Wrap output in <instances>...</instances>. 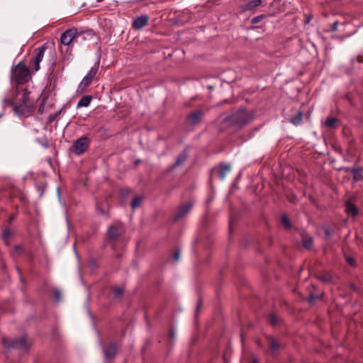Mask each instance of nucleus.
I'll return each mask as SVG.
<instances>
[{"label":"nucleus","mask_w":363,"mask_h":363,"mask_svg":"<svg viewBox=\"0 0 363 363\" xmlns=\"http://www.w3.org/2000/svg\"><path fill=\"white\" fill-rule=\"evenodd\" d=\"M254 118L252 111L245 108H240L223 120V123L228 126H234L241 128L248 124Z\"/></svg>","instance_id":"f257e3e1"},{"label":"nucleus","mask_w":363,"mask_h":363,"mask_svg":"<svg viewBox=\"0 0 363 363\" xmlns=\"http://www.w3.org/2000/svg\"><path fill=\"white\" fill-rule=\"evenodd\" d=\"M30 79V70L23 62H20L18 65L13 67L11 74L12 82L18 84H23L28 82Z\"/></svg>","instance_id":"f03ea898"},{"label":"nucleus","mask_w":363,"mask_h":363,"mask_svg":"<svg viewBox=\"0 0 363 363\" xmlns=\"http://www.w3.org/2000/svg\"><path fill=\"white\" fill-rule=\"evenodd\" d=\"M21 96L20 104H15L13 105V110L18 114H23L25 111H28V108L31 106L29 101V92L27 90H23L22 93L19 94Z\"/></svg>","instance_id":"7ed1b4c3"},{"label":"nucleus","mask_w":363,"mask_h":363,"mask_svg":"<svg viewBox=\"0 0 363 363\" xmlns=\"http://www.w3.org/2000/svg\"><path fill=\"white\" fill-rule=\"evenodd\" d=\"M90 143L91 140L88 137L82 136L74 142L72 151L75 155H81L89 147Z\"/></svg>","instance_id":"20e7f679"},{"label":"nucleus","mask_w":363,"mask_h":363,"mask_svg":"<svg viewBox=\"0 0 363 363\" xmlns=\"http://www.w3.org/2000/svg\"><path fill=\"white\" fill-rule=\"evenodd\" d=\"M193 205L194 203L191 201H189L187 203L180 205L177 208V211L172 216L173 221L178 222L179 220L186 217L191 210Z\"/></svg>","instance_id":"39448f33"},{"label":"nucleus","mask_w":363,"mask_h":363,"mask_svg":"<svg viewBox=\"0 0 363 363\" xmlns=\"http://www.w3.org/2000/svg\"><path fill=\"white\" fill-rule=\"evenodd\" d=\"M82 31H79L76 28H72L65 30L61 35L60 40L62 44L65 45H69L72 42V40L80 35Z\"/></svg>","instance_id":"423d86ee"},{"label":"nucleus","mask_w":363,"mask_h":363,"mask_svg":"<svg viewBox=\"0 0 363 363\" xmlns=\"http://www.w3.org/2000/svg\"><path fill=\"white\" fill-rule=\"evenodd\" d=\"M47 49L46 46L44 45L41 47L36 48L34 50L35 57L31 59L30 65H33V69L35 71H38L40 69V62L42 61L45 51Z\"/></svg>","instance_id":"0eeeda50"},{"label":"nucleus","mask_w":363,"mask_h":363,"mask_svg":"<svg viewBox=\"0 0 363 363\" xmlns=\"http://www.w3.org/2000/svg\"><path fill=\"white\" fill-rule=\"evenodd\" d=\"M266 339L271 354L274 356L277 355L279 353V350L281 347V343L276 338L271 335H267Z\"/></svg>","instance_id":"6e6552de"},{"label":"nucleus","mask_w":363,"mask_h":363,"mask_svg":"<svg viewBox=\"0 0 363 363\" xmlns=\"http://www.w3.org/2000/svg\"><path fill=\"white\" fill-rule=\"evenodd\" d=\"M204 115V111L201 109H196L194 111L190 113L187 117L186 121L190 125H196L201 123V118Z\"/></svg>","instance_id":"1a4fd4ad"},{"label":"nucleus","mask_w":363,"mask_h":363,"mask_svg":"<svg viewBox=\"0 0 363 363\" xmlns=\"http://www.w3.org/2000/svg\"><path fill=\"white\" fill-rule=\"evenodd\" d=\"M32 345V342L26 335H22L16 340V348L24 352H28Z\"/></svg>","instance_id":"9d476101"},{"label":"nucleus","mask_w":363,"mask_h":363,"mask_svg":"<svg viewBox=\"0 0 363 363\" xmlns=\"http://www.w3.org/2000/svg\"><path fill=\"white\" fill-rule=\"evenodd\" d=\"M149 21L150 17L147 15H141L138 16L133 20L132 23V28L137 30H141L148 24Z\"/></svg>","instance_id":"9b49d317"},{"label":"nucleus","mask_w":363,"mask_h":363,"mask_svg":"<svg viewBox=\"0 0 363 363\" xmlns=\"http://www.w3.org/2000/svg\"><path fill=\"white\" fill-rule=\"evenodd\" d=\"M346 172H350L352 174V179L354 182L363 180V167L354 166L352 168H343Z\"/></svg>","instance_id":"f8f14e48"},{"label":"nucleus","mask_w":363,"mask_h":363,"mask_svg":"<svg viewBox=\"0 0 363 363\" xmlns=\"http://www.w3.org/2000/svg\"><path fill=\"white\" fill-rule=\"evenodd\" d=\"M188 158L187 152L184 150L177 157L175 162L169 167V171H172L174 169L182 167Z\"/></svg>","instance_id":"ddd939ff"},{"label":"nucleus","mask_w":363,"mask_h":363,"mask_svg":"<svg viewBox=\"0 0 363 363\" xmlns=\"http://www.w3.org/2000/svg\"><path fill=\"white\" fill-rule=\"evenodd\" d=\"M16 340L17 338H9L5 336H2L1 338V343L3 347L6 350H14L16 348Z\"/></svg>","instance_id":"4468645a"},{"label":"nucleus","mask_w":363,"mask_h":363,"mask_svg":"<svg viewBox=\"0 0 363 363\" xmlns=\"http://www.w3.org/2000/svg\"><path fill=\"white\" fill-rule=\"evenodd\" d=\"M106 240L108 242H113V241L116 240L118 238V237L120 236V233H119L118 228L114 225L109 226V228H108V230L106 232Z\"/></svg>","instance_id":"2eb2a0df"},{"label":"nucleus","mask_w":363,"mask_h":363,"mask_svg":"<svg viewBox=\"0 0 363 363\" xmlns=\"http://www.w3.org/2000/svg\"><path fill=\"white\" fill-rule=\"evenodd\" d=\"M334 274L328 271L323 272L317 275L318 279L325 284H332L334 281Z\"/></svg>","instance_id":"dca6fc26"},{"label":"nucleus","mask_w":363,"mask_h":363,"mask_svg":"<svg viewBox=\"0 0 363 363\" xmlns=\"http://www.w3.org/2000/svg\"><path fill=\"white\" fill-rule=\"evenodd\" d=\"M117 352L116 345L113 342L110 343L106 347L104 348V353L106 359L113 358Z\"/></svg>","instance_id":"f3484780"},{"label":"nucleus","mask_w":363,"mask_h":363,"mask_svg":"<svg viewBox=\"0 0 363 363\" xmlns=\"http://www.w3.org/2000/svg\"><path fill=\"white\" fill-rule=\"evenodd\" d=\"M302 245L306 250H311L313 245V238L308 234L301 235Z\"/></svg>","instance_id":"a211bd4d"},{"label":"nucleus","mask_w":363,"mask_h":363,"mask_svg":"<svg viewBox=\"0 0 363 363\" xmlns=\"http://www.w3.org/2000/svg\"><path fill=\"white\" fill-rule=\"evenodd\" d=\"M345 212L348 215L354 218L358 214V209L357 207L354 203H352L350 201H347L345 202Z\"/></svg>","instance_id":"6ab92c4d"},{"label":"nucleus","mask_w":363,"mask_h":363,"mask_svg":"<svg viewBox=\"0 0 363 363\" xmlns=\"http://www.w3.org/2000/svg\"><path fill=\"white\" fill-rule=\"evenodd\" d=\"M96 208L97 211L103 216H108V211L109 209V206L108 201L106 200L102 201L96 202Z\"/></svg>","instance_id":"aec40b11"},{"label":"nucleus","mask_w":363,"mask_h":363,"mask_svg":"<svg viewBox=\"0 0 363 363\" xmlns=\"http://www.w3.org/2000/svg\"><path fill=\"white\" fill-rule=\"evenodd\" d=\"M230 171V165L226 164H220L218 166V173L219 178L223 180L225 179L226 174Z\"/></svg>","instance_id":"412c9836"},{"label":"nucleus","mask_w":363,"mask_h":363,"mask_svg":"<svg viewBox=\"0 0 363 363\" xmlns=\"http://www.w3.org/2000/svg\"><path fill=\"white\" fill-rule=\"evenodd\" d=\"M262 4L261 0H253L247 2L242 6V9L244 11H253L257 7L259 6Z\"/></svg>","instance_id":"4be33fe9"},{"label":"nucleus","mask_w":363,"mask_h":363,"mask_svg":"<svg viewBox=\"0 0 363 363\" xmlns=\"http://www.w3.org/2000/svg\"><path fill=\"white\" fill-rule=\"evenodd\" d=\"M340 123L339 120L335 117H328L325 121V125L330 129H335Z\"/></svg>","instance_id":"5701e85b"},{"label":"nucleus","mask_w":363,"mask_h":363,"mask_svg":"<svg viewBox=\"0 0 363 363\" xmlns=\"http://www.w3.org/2000/svg\"><path fill=\"white\" fill-rule=\"evenodd\" d=\"M91 99L92 97L90 95H86L82 96L77 103V108L87 107L90 104Z\"/></svg>","instance_id":"b1692460"},{"label":"nucleus","mask_w":363,"mask_h":363,"mask_svg":"<svg viewBox=\"0 0 363 363\" xmlns=\"http://www.w3.org/2000/svg\"><path fill=\"white\" fill-rule=\"evenodd\" d=\"M303 116V113L300 111L296 116L290 119V123L294 125H298L301 123Z\"/></svg>","instance_id":"393cba45"},{"label":"nucleus","mask_w":363,"mask_h":363,"mask_svg":"<svg viewBox=\"0 0 363 363\" xmlns=\"http://www.w3.org/2000/svg\"><path fill=\"white\" fill-rule=\"evenodd\" d=\"M143 198L141 196H135L130 203V206L133 210L138 208L142 203Z\"/></svg>","instance_id":"a878e982"},{"label":"nucleus","mask_w":363,"mask_h":363,"mask_svg":"<svg viewBox=\"0 0 363 363\" xmlns=\"http://www.w3.org/2000/svg\"><path fill=\"white\" fill-rule=\"evenodd\" d=\"M98 69H99V63H96L94 67H92L91 68V69L89 70V72L87 73V74L86 76H87L88 77H89L91 79L93 80L97 74Z\"/></svg>","instance_id":"bb28decb"},{"label":"nucleus","mask_w":363,"mask_h":363,"mask_svg":"<svg viewBox=\"0 0 363 363\" xmlns=\"http://www.w3.org/2000/svg\"><path fill=\"white\" fill-rule=\"evenodd\" d=\"M91 82H92V79H91L87 76H85L83 78V79L82 80L79 87L81 88L82 89H84L86 87H87L91 83Z\"/></svg>","instance_id":"cd10ccee"},{"label":"nucleus","mask_w":363,"mask_h":363,"mask_svg":"<svg viewBox=\"0 0 363 363\" xmlns=\"http://www.w3.org/2000/svg\"><path fill=\"white\" fill-rule=\"evenodd\" d=\"M281 223L284 225L285 229L289 230L291 228V221L286 215L281 216Z\"/></svg>","instance_id":"c85d7f7f"},{"label":"nucleus","mask_w":363,"mask_h":363,"mask_svg":"<svg viewBox=\"0 0 363 363\" xmlns=\"http://www.w3.org/2000/svg\"><path fill=\"white\" fill-rule=\"evenodd\" d=\"M62 113V109L57 111L55 113L49 115L47 121L48 124L52 123Z\"/></svg>","instance_id":"c756f323"},{"label":"nucleus","mask_w":363,"mask_h":363,"mask_svg":"<svg viewBox=\"0 0 363 363\" xmlns=\"http://www.w3.org/2000/svg\"><path fill=\"white\" fill-rule=\"evenodd\" d=\"M268 321L272 325L275 326L278 323V318L275 314L271 313L268 315Z\"/></svg>","instance_id":"7c9ffc66"},{"label":"nucleus","mask_w":363,"mask_h":363,"mask_svg":"<svg viewBox=\"0 0 363 363\" xmlns=\"http://www.w3.org/2000/svg\"><path fill=\"white\" fill-rule=\"evenodd\" d=\"M12 235V231L9 228H5L2 233V238L4 240L9 239Z\"/></svg>","instance_id":"2f4dec72"},{"label":"nucleus","mask_w":363,"mask_h":363,"mask_svg":"<svg viewBox=\"0 0 363 363\" xmlns=\"http://www.w3.org/2000/svg\"><path fill=\"white\" fill-rule=\"evenodd\" d=\"M265 17H266V16L263 15V14L257 16H255V17L252 18L251 23L252 24H257L259 22H260L262 19H264Z\"/></svg>","instance_id":"473e14b6"},{"label":"nucleus","mask_w":363,"mask_h":363,"mask_svg":"<svg viewBox=\"0 0 363 363\" xmlns=\"http://www.w3.org/2000/svg\"><path fill=\"white\" fill-rule=\"evenodd\" d=\"M323 232H324L325 235L328 238L331 237L334 233V230L329 227H324Z\"/></svg>","instance_id":"72a5a7b5"},{"label":"nucleus","mask_w":363,"mask_h":363,"mask_svg":"<svg viewBox=\"0 0 363 363\" xmlns=\"http://www.w3.org/2000/svg\"><path fill=\"white\" fill-rule=\"evenodd\" d=\"M113 293L116 297L120 298L123 293V289L121 287H116L114 289Z\"/></svg>","instance_id":"f704fd0d"},{"label":"nucleus","mask_w":363,"mask_h":363,"mask_svg":"<svg viewBox=\"0 0 363 363\" xmlns=\"http://www.w3.org/2000/svg\"><path fill=\"white\" fill-rule=\"evenodd\" d=\"M346 262L347 263L350 265L352 267H356V261L355 259L352 257H346Z\"/></svg>","instance_id":"c9c22d12"},{"label":"nucleus","mask_w":363,"mask_h":363,"mask_svg":"<svg viewBox=\"0 0 363 363\" xmlns=\"http://www.w3.org/2000/svg\"><path fill=\"white\" fill-rule=\"evenodd\" d=\"M54 297L57 301H60L61 299V293L59 290L56 289L54 291Z\"/></svg>","instance_id":"e433bc0d"},{"label":"nucleus","mask_w":363,"mask_h":363,"mask_svg":"<svg viewBox=\"0 0 363 363\" xmlns=\"http://www.w3.org/2000/svg\"><path fill=\"white\" fill-rule=\"evenodd\" d=\"M317 298H318V296H314L313 294H310V296L308 297V302L311 304L314 303Z\"/></svg>","instance_id":"4c0bfd02"},{"label":"nucleus","mask_w":363,"mask_h":363,"mask_svg":"<svg viewBox=\"0 0 363 363\" xmlns=\"http://www.w3.org/2000/svg\"><path fill=\"white\" fill-rule=\"evenodd\" d=\"M179 257H180V252L179 250H176L174 252V255H173V258L175 261H178L179 259Z\"/></svg>","instance_id":"58836bf2"},{"label":"nucleus","mask_w":363,"mask_h":363,"mask_svg":"<svg viewBox=\"0 0 363 363\" xmlns=\"http://www.w3.org/2000/svg\"><path fill=\"white\" fill-rule=\"evenodd\" d=\"M89 266H90L91 268H93V269H94V268H96V267H97V262H96V261L95 259H91V260L89 261Z\"/></svg>","instance_id":"ea45409f"},{"label":"nucleus","mask_w":363,"mask_h":363,"mask_svg":"<svg viewBox=\"0 0 363 363\" xmlns=\"http://www.w3.org/2000/svg\"><path fill=\"white\" fill-rule=\"evenodd\" d=\"M38 113H40V114L43 113V112H44V104H42L40 106V107H39V108H38Z\"/></svg>","instance_id":"a19ab883"},{"label":"nucleus","mask_w":363,"mask_h":363,"mask_svg":"<svg viewBox=\"0 0 363 363\" xmlns=\"http://www.w3.org/2000/svg\"><path fill=\"white\" fill-rule=\"evenodd\" d=\"M121 193L123 196L127 195L128 194V189H122Z\"/></svg>","instance_id":"79ce46f5"},{"label":"nucleus","mask_w":363,"mask_h":363,"mask_svg":"<svg viewBox=\"0 0 363 363\" xmlns=\"http://www.w3.org/2000/svg\"><path fill=\"white\" fill-rule=\"evenodd\" d=\"M350 288L352 291H356V290H357V287H356V286H355L354 284H350Z\"/></svg>","instance_id":"37998d69"},{"label":"nucleus","mask_w":363,"mask_h":363,"mask_svg":"<svg viewBox=\"0 0 363 363\" xmlns=\"http://www.w3.org/2000/svg\"><path fill=\"white\" fill-rule=\"evenodd\" d=\"M357 62L360 64L363 63V57L362 56L357 57Z\"/></svg>","instance_id":"c03bdc74"},{"label":"nucleus","mask_w":363,"mask_h":363,"mask_svg":"<svg viewBox=\"0 0 363 363\" xmlns=\"http://www.w3.org/2000/svg\"><path fill=\"white\" fill-rule=\"evenodd\" d=\"M4 102L8 104H12L11 101L9 99H4Z\"/></svg>","instance_id":"a18cd8bd"},{"label":"nucleus","mask_w":363,"mask_h":363,"mask_svg":"<svg viewBox=\"0 0 363 363\" xmlns=\"http://www.w3.org/2000/svg\"><path fill=\"white\" fill-rule=\"evenodd\" d=\"M169 337H170L171 339H173V338L174 337V333L173 331H171V332L169 333Z\"/></svg>","instance_id":"49530a36"},{"label":"nucleus","mask_w":363,"mask_h":363,"mask_svg":"<svg viewBox=\"0 0 363 363\" xmlns=\"http://www.w3.org/2000/svg\"><path fill=\"white\" fill-rule=\"evenodd\" d=\"M16 250L18 251H21L22 248L20 246H16Z\"/></svg>","instance_id":"de8ad7c7"},{"label":"nucleus","mask_w":363,"mask_h":363,"mask_svg":"<svg viewBox=\"0 0 363 363\" xmlns=\"http://www.w3.org/2000/svg\"><path fill=\"white\" fill-rule=\"evenodd\" d=\"M337 24V22H335V23H333V30H335V29H336Z\"/></svg>","instance_id":"09e8293b"},{"label":"nucleus","mask_w":363,"mask_h":363,"mask_svg":"<svg viewBox=\"0 0 363 363\" xmlns=\"http://www.w3.org/2000/svg\"><path fill=\"white\" fill-rule=\"evenodd\" d=\"M200 306H201V303L199 302L198 304H197V306H196V309L199 310V308H200Z\"/></svg>","instance_id":"8fccbe9b"},{"label":"nucleus","mask_w":363,"mask_h":363,"mask_svg":"<svg viewBox=\"0 0 363 363\" xmlns=\"http://www.w3.org/2000/svg\"><path fill=\"white\" fill-rule=\"evenodd\" d=\"M252 363H259V362L256 359H254Z\"/></svg>","instance_id":"3c124183"},{"label":"nucleus","mask_w":363,"mask_h":363,"mask_svg":"<svg viewBox=\"0 0 363 363\" xmlns=\"http://www.w3.org/2000/svg\"><path fill=\"white\" fill-rule=\"evenodd\" d=\"M3 116V113H0V118H1Z\"/></svg>","instance_id":"603ef678"}]
</instances>
